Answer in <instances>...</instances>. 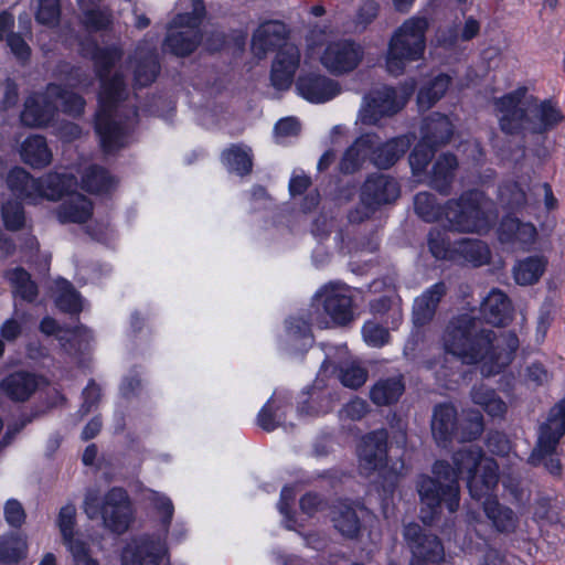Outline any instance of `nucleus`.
I'll use <instances>...</instances> for the list:
<instances>
[{
  "instance_id": "nucleus-60",
  "label": "nucleus",
  "mask_w": 565,
  "mask_h": 565,
  "mask_svg": "<svg viewBox=\"0 0 565 565\" xmlns=\"http://www.w3.org/2000/svg\"><path fill=\"white\" fill-rule=\"evenodd\" d=\"M362 332L364 340L373 347H382L390 340L388 330L372 321L364 324Z\"/></svg>"
},
{
  "instance_id": "nucleus-32",
  "label": "nucleus",
  "mask_w": 565,
  "mask_h": 565,
  "mask_svg": "<svg viewBox=\"0 0 565 565\" xmlns=\"http://www.w3.org/2000/svg\"><path fill=\"white\" fill-rule=\"evenodd\" d=\"M20 156L25 164L34 169L45 168L53 158L46 139L40 135H32L21 143Z\"/></svg>"
},
{
  "instance_id": "nucleus-6",
  "label": "nucleus",
  "mask_w": 565,
  "mask_h": 565,
  "mask_svg": "<svg viewBox=\"0 0 565 565\" xmlns=\"http://www.w3.org/2000/svg\"><path fill=\"white\" fill-rule=\"evenodd\" d=\"M428 28L429 21L426 17L414 15L394 31L386 55V68L390 74L402 75L408 63L423 58Z\"/></svg>"
},
{
  "instance_id": "nucleus-1",
  "label": "nucleus",
  "mask_w": 565,
  "mask_h": 565,
  "mask_svg": "<svg viewBox=\"0 0 565 565\" xmlns=\"http://www.w3.org/2000/svg\"><path fill=\"white\" fill-rule=\"evenodd\" d=\"M85 51L93 60L95 73L100 81L95 129L104 152L111 153L126 145L129 129L138 116L135 106L127 107L122 104L128 96L122 74L117 71L109 76L111 68L122 58L124 52L117 45H93L90 52L88 49Z\"/></svg>"
},
{
  "instance_id": "nucleus-33",
  "label": "nucleus",
  "mask_w": 565,
  "mask_h": 565,
  "mask_svg": "<svg viewBox=\"0 0 565 565\" xmlns=\"http://www.w3.org/2000/svg\"><path fill=\"white\" fill-rule=\"evenodd\" d=\"M92 214V202L77 192L71 193L57 209V217L61 223H85Z\"/></svg>"
},
{
  "instance_id": "nucleus-51",
  "label": "nucleus",
  "mask_w": 565,
  "mask_h": 565,
  "mask_svg": "<svg viewBox=\"0 0 565 565\" xmlns=\"http://www.w3.org/2000/svg\"><path fill=\"white\" fill-rule=\"evenodd\" d=\"M562 511V504L548 497H540L534 504V516L551 523L561 521Z\"/></svg>"
},
{
  "instance_id": "nucleus-43",
  "label": "nucleus",
  "mask_w": 565,
  "mask_h": 565,
  "mask_svg": "<svg viewBox=\"0 0 565 565\" xmlns=\"http://www.w3.org/2000/svg\"><path fill=\"white\" fill-rule=\"evenodd\" d=\"M115 184V179L105 168L99 166H90L82 177V188L90 193L108 192Z\"/></svg>"
},
{
  "instance_id": "nucleus-64",
  "label": "nucleus",
  "mask_w": 565,
  "mask_h": 565,
  "mask_svg": "<svg viewBox=\"0 0 565 565\" xmlns=\"http://www.w3.org/2000/svg\"><path fill=\"white\" fill-rule=\"evenodd\" d=\"M68 550L73 556V565H99L98 561L94 558L86 543L71 542Z\"/></svg>"
},
{
  "instance_id": "nucleus-8",
  "label": "nucleus",
  "mask_w": 565,
  "mask_h": 565,
  "mask_svg": "<svg viewBox=\"0 0 565 565\" xmlns=\"http://www.w3.org/2000/svg\"><path fill=\"white\" fill-rule=\"evenodd\" d=\"M84 512L89 519L102 516L103 525L109 531L121 534L126 532L132 521V508L128 493L119 487L111 488L98 505V494L88 491L84 499Z\"/></svg>"
},
{
  "instance_id": "nucleus-22",
  "label": "nucleus",
  "mask_w": 565,
  "mask_h": 565,
  "mask_svg": "<svg viewBox=\"0 0 565 565\" xmlns=\"http://www.w3.org/2000/svg\"><path fill=\"white\" fill-rule=\"evenodd\" d=\"M43 379L34 373L17 371L3 377L0 391L12 402L28 401L41 386Z\"/></svg>"
},
{
  "instance_id": "nucleus-40",
  "label": "nucleus",
  "mask_w": 565,
  "mask_h": 565,
  "mask_svg": "<svg viewBox=\"0 0 565 565\" xmlns=\"http://www.w3.org/2000/svg\"><path fill=\"white\" fill-rule=\"evenodd\" d=\"M546 260L542 256H530L518 262L513 267V276L518 285L529 286L539 281L544 274Z\"/></svg>"
},
{
  "instance_id": "nucleus-48",
  "label": "nucleus",
  "mask_w": 565,
  "mask_h": 565,
  "mask_svg": "<svg viewBox=\"0 0 565 565\" xmlns=\"http://www.w3.org/2000/svg\"><path fill=\"white\" fill-rule=\"evenodd\" d=\"M28 553L26 540L20 535H10L0 542V559L6 563H18Z\"/></svg>"
},
{
  "instance_id": "nucleus-53",
  "label": "nucleus",
  "mask_w": 565,
  "mask_h": 565,
  "mask_svg": "<svg viewBox=\"0 0 565 565\" xmlns=\"http://www.w3.org/2000/svg\"><path fill=\"white\" fill-rule=\"evenodd\" d=\"M60 0H39L35 20L47 26H55L60 21Z\"/></svg>"
},
{
  "instance_id": "nucleus-9",
  "label": "nucleus",
  "mask_w": 565,
  "mask_h": 565,
  "mask_svg": "<svg viewBox=\"0 0 565 565\" xmlns=\"http://www.w3.org/2000/svg\"><path fill=\"white\" fill-rule=\"evenodd\" d=\"M205 17V7L202 0H193V10L190 13L177 14L170 22L164 41L163 52L184 57L191 55L202 42L199 29Z\"/></svg>"
},
{
  "instance_id": "nucleus-7",
  "label": "nucleus",
  "mask_w": 565,
  "mask_h": 565,
  "mask_svg": "<svg viewBox=\"0 0 565 565\" xmlns=\"http://www.w3.org/2000/svg\"><path fill=\"white\" fill-rule=\"evenodd\" d=\"M11 192L30 204H39L43 200L57 201L77 184L72 174L47 173L39 179L33 178L23 168L12 169L7 178Z\"/></svg>"
},
{
  "instance_id": "nucleus-10",
  "label": "nucleus",
  "mask_w": 565,
  "mask_h": 565,
  "mask_svg": "<svg viewBox=\"0 0 565 565\" xmlns=\"http://www.w3.org/2000/svg\"><path fill=\"white\" fill-rule=\"evenodd\" d=\"M443 218L449 231L458 233H481L487 231L491 223L481 205L479 194L475 192L447 201Z\"/></svg>"
},
{
  "instance_id": "nucleus-29",
  "label": "nucleus",
  "mask_w": 565,
  "mask_h": 565,
  "mask_svg": "<svg viewBox=\"0 0 565 565\" xmlns=\"http://www.w3.org/2000/svg\"><path fill=\"white\" fill-rule=\"evenodd\" d=\"M536 228L531 223H522L519 218L505 216L499 227V239L502 243L519 244L522 247L534 243Z\"/></svg>"
},
{
  "instance_id": "nucleus-27",
  "label": "nucleus",
  "mask_w": 565,
  "mask_h": 565,
  "mask_svg": "<svg viewBox=\"0 0 565 565\" xmlns=\"http://www.w3.org/2000/svg\"><path fill=\"white\" fill-rule=\"evenodd\" d=\"M377 142L379 137L374 134L359 137L344 152L340 162V170L343 173H353L359 170L367 158L371 159V151Z\"/></svg>"
},
{
  "instance_id": "nucleus-14",
  "label": "nucleus",
  "mask_w": 565,
  "mask_h": 565,
  "mask_svg": "<svg viewBox=\"0 0 565 565\" xmlns=\"http://www.w3.org/2000/svg\"><path fill=\"white\" fill-rule=\"evenodd\" d=\"M491 337L486 345L479 363H482V373L487 376L500 373L505 369L519 349L520 341L515 333L510 331L494 332L490 330Z\"/></svg>"
},
{
  "instance_id": "nucleus-3",
  "label": "nucleus",
  "mask_w": 565,
  "mask_h": 565,
  "mask_svg": "<svg viewBox=\"0 0 565 565\" xmlns=\"http://www.w3.org/2000/svg\"><path fill=\"white\" fill-rule=\"evenodd\" d=\"M499 127L505 135H543L564 120L561 109L551 100L540 102L519 88L494 98Z\"/></svg>"
},
{
  "instance_id": "nucleus-55",
  "label": "nucleus",
  "mask_w": 565,
  "mask_h": 565,
  "mask_svg": "<svg viewBox=\"0 0 565 565\" xmlns=\"http://www.w3.org/2000/svg\"><path fill=\"white\" fill-rule=\"evenodd\" d=\"M4 225L10 231H19L25 222L23 206L20 202L8 201L1 209Z\"/></svg>"
},
{
  "instance_id": "nucleus-41",
  "label": "nucleus",
  "mask_w": 565,
  "mask_h": 565,
  "mask_svg": "<svg viewBox=\"0 0 565 565\" xmlns=\"http://www.w3.org/2000/svg\"><path fill=\"white\" fill-rule=\"evenodd\" d=\"M471 398L491 417L502 418L508 411L505 402L493 390L483 385L473 387Z\"/></svg>"
},
{
  "instance_id": "nucleus-58",
  "label": "nucleus",
  "mask_w": 565,
  "mask_h": 565,
  "mask_svg": "<svg viewBox=\"0 0 565 565\" xmlns=\"http://www.w3.org/2000/svg\"><path fill=\"white\" fill-rule=\"evenodd\" d=\"M310 323H313L310 319L308 321L302 317L291 318L288 322L289 337L292 340H302L303 347L310 344L312 341Z\"/></svg>"
},
{
  "instance_id": "nucleus-4",
  "label": "nucleus",
  "mask_w": 565,
  "mask_h": 565,
  "mask_svg": "<svg viewBox=\"0 0 565 565\" xmlns=\"http://www.w3.org/2000/svg\"><path fill=\"white\" fill-rule=\"evenodd\" d=\"M490 329L483 328L480 320L470 313L452 317L443 334V344L447 353L465 364L479 363L489 343Z\"/></svg>"
},
{
  "instance_id": "nucleus-52",
  "label": "nucleus",
  "mask_w": 565,
  "mask_h": 565,
  "mask_svg": "<svg viewBox=\"0 0 565 565\" xmlns=\"http://www.w3.org/2000/svg\"><path fill=\"white\" fill-rule=\"evenodd\" d=\"M339 380L345 387L356 390L366 382L367 371L354 363L345 364L339 369Z\"/></svg>"
},
{
  "instance_id": "nucleus-13",
  "label": "nucleus",
  "mask_w": 565,
  "mask_h": 565,
  "mask_svg": "<svg viewBox=\"0 0 565 565\" xmlns=\"http://www.w3.org/2000/svg\"><path fill=\"white\" fill-rule=\"evenodd\" d=\"M414 87L394 88L382 86L371 90L359 111V119L364 125H375L382 117L398 113L409 99Z\"/></svg>"
},
{
  "instance_id": "nucleus-5",
  "label": "nucleus",
  "mask_w": 565,
  "mask_h": 565,
  "mask_svg": "<svg viewBox=\"0 0 565 565\" xmlns=\"http://www.w3.org/2000/svg\"><path fill=\"white\" fill-rule=\"evenodd\" d=\"M84 106L85 100L79 95L57 84H49L44 93L32 94L25 99L20 120L26 127L40 128L53 119L57 109L78 116Z\"/></svg>"
},
{
  "instance_id": "nucleus-20",
  "label": "nucleus",
  "mask_w": 565,
  "mask_h": 565,
  "mask_svg": "<svg viewBox=\"0 0 565 565\" xmlns=\"http://www.w3.org/2000/svg\"><path fill=\"white\" fill-rule=\"evenodd\" d=\"M399 193V185L395 179L385 174H373L362 185L360 199L377 210L382 205L395 202Z\"/></svg>"
},
{
  "instance_id": "nucleus-18",
  "label": "nucleus",
  "mask_w": 565,
  "mask_h": 565,
  "mask_svg": "<svg viewBox=\"0 0 565 565\" xmlns=\"http://www.w3.org/2000/svg\"><path fill=\"white\" fill-rule=\"evenodd\" d=\"M403 534L413 556L433 564H439L444 561L445 550L441 541L436 535L424 534L422 527L416 523L405 525Z\"/></svg>"
},
{
  "instance_id": "nucleus-31",
  "label": "nucleus",
  "mask_w": 565,
  "mask_h": 565,
  "mask_svg": "<svg viewBox=\"0 0 565 565\" xmlns=\"http://www.w3.org/2000/svg\"><path fill=\"white\" fill-rule=\"evenodd\" d=\"M409 147L411 142L406 137L392 138L384 143L379 141L371 151V161L380 169H388L404 156Z\"/></svg>"
},
{
  "instance_id": "nucleus-42",
  "label": "nucleus",
  "mask_w": 565,
  "mask_h": 565,
  "mask_svg": "<svg viewBox=\"0 0 565 565\" xmlns=\"http://www.w3.org/2000/svg\"><path fill=\"white\" fill-rule=\"evenodd\" d=\"M558 444H554L552 449H543L540 446V437L529 457V462L532 466H543L546 471L555 478H561L563 473V466L557 454Z\"/></svg>"
},
{
  "instance_id": "nucleus-62",
  "label": "nucleus",
  "mask_w": 565,
  "mask_h": 565,
  "mask_svg": "<svg viewBox=\"0 0 565 565\" xmlns=\"http://www.w3.org/2000/svg\"><path fill=\"white\" fill-rule=\"evenodd\" d=\"M461 41L459 35V25L454 24L441 28L436 33V44L445 50H452Z\"/></svg>"
},
{
  "instance_id": "nucleus-50",
  "label": "nucleus",
  "mask_w": 565,
  "mask_h": 565,
  "mask_svg": "<svg viewBox=\"0 0 565 565\" xmlns=\"http://www.w3.org/2000/svg\"><path fill=\"white\" fill-rule=\"evenodd\" d=\"M428 247L436 259L452 260L455 258V245L451 246L443 230L431 228L429 231Z\"/></svg>"
},
{
  "instance_id": "nucleus-2",
  "label": "nucleus",
  "mask_w": 565,
  "mask_h": 565,
  "mask_svg": "<svg viewBox=\"0 0 565 565\" xmlns=\"http://www.w3.org/2000/svg\"><path fill=\"white\" fill-rule=\"evenodd\" d=\"M483 460V452L478 446H469L454 454L452 468L447 461H436L433 466L434 478L423 475L418 478L416 488L420 499V519L425 524H431L440 513L445 503L450 513L459 508L460 492L458 477L465 476L467 483L477 473V468Z\"/></svg>"
},
{
  "instance_id": "nucleus-15",
  "label": "nucleus",
  "mask_w": 565,
  "mask_h": 565,
  "mask_svg": "<svg viewBox=\"0 0 565 565\" xmlns=\"http://www.w3.org/2000/svg\"><path fill=\"white\" fill-rule=\"evenodd\" d=\"M361 45L350 40L329 42L321 53L320 62L333 75H343L355 70L363 58Z\"/></svg>"
},
{
  "instance_id": "nucleus-21",
  "label": "nucleus",
  "mask_w": 565,
  "mask_h": 565,
  "mask_svg": "<svg viewBox=\"0 0 565 565\" xmlns=\"http://www.w3.org/2000/svg\"><path fill=\"white\" fill-rule=\"evenodd\" d=\"M296 86L303 98L318 104L334 98L341 90L338 82L316 73L299 76Z\"/></svg>"
},
{
  "instance_id": "nucleus-28",
  "label": "nucleus",
  "mask_w": 565,
  "mask_h": 565,
  "mask_svg": "<svg viewBox=\"0 0 565 565\" xmlns=\"http://www.w3.org/2000/svg\"><path fill=\"white\" fill-rule=\"evenodd\" d=\"M481 313L488 323L504 326L512 318V305L500 289H492L481 303Z\"/></svg>"
},
{
  "instance_id": "nucleus-25",
  "label": "nucleus",
  "mask_w": 565,
  "mask_h": 565,
  "mask_svg": "<svg viewBox=\"0 0 565 565\" xmlns=\"http://www.w3.org/2000/svg\"><path fill=\"white\" fill-rule=\"evenodd\" d=\"M130 63L134 67L135 86L145 87L154 82L160 68L154 49L137 47Z\"/></svg>"
},
{
  "instance_id": "nucleus-54",
  "label": "nucleus",
  "mask_w": 565,
  "mask_h": 565,
  "mask_svg": "<svg viewBox=\"0 0 565 565\" xmlns=\"http://www.w3.org/2000/svg\"><path fill=\"white\" fill-rule=\"evenodd\" d=\"M76 508L74 504H66L60 510L57 518V525L62 533L63 540L67 547L71 546V542H81L73 537V531L75 525Z\"/></svg>"
},
{
  "instance_id": "nucleus-63",
  "label": "nucleus",
  "mask_w": 565,
  "mask_h": 565,
  "mask_svg": "<svg viewBox=\"0 0 565 565\" xmlns=\"http://www.w3.org/2000/svg\"><path fill=\"white\" fill-rule=\"evenodd\" d=\"M380 4L375 0H365L359 7L355 23L365 29L377 17Z\"/></svg>"
},
{
  "instance_id": "nucleus-23",
  "label": "nucleus",
  "mask_w": 565,
  "mask_h": 565,
  "mask_svg": "<svg viewBox=\"0 0 565 565\" xmlns=\"http://www.w3.org/2000/svg\"><path fill=\"white\" fill-rule=\"evenodd\" d=\"M446 294L447 287L445 282L439 281L418 296L413 305L414 323L418 327L429 323L434 319L437 308Z\"/></svg>"
},
{
  "instance_id": "nucleus-16",
  "label": "nucleus",
  "mask_w": 565,
  "mask_h": 565,
  "mask_svg": "<svg viewBox=\"0 0 565 565\" xmlns=\"http://www.w3.org/2000/svg\"><path fill=\"white\" fill-rule=\"evenodd\" d=\"M291 30L279 20H269L260 23L253 32L250 47L258 58H265L269 52H277L290 40Z\"/></svg>"
},
{
  "instance_id": "nucleus-56",
  "label": "nucleus",
  "mask_w": 565,
  "mask_h": 565,
  "mask_svg": "<svg viewBox=\"0 0 565 565\" xmlns=\"http://www.w3.org/2000/svg\"><path fill=\"white\" fill-rule=\"evenodd\" d=\"M84 14V24L92 30H103L110 23V14L106 9H100L98 4L88 8H81Z\"/></svg>"
},
{
  "instance_id": "nucleus-19",
  "label": "nucleus",
  "mask_w": 565,
  "mask_h": 565,
  "mask_svg": "<svg viewBox=\"0 0 565 565\" xmlns=\"http://www.w3.org/2000/svg\"><path fill=\"white\" fill-rule=\"evenodd\" d=\"M387 431L379 429L367 434L359 448V467L364 475L383 468L387 459Z\"/></svg>"
},
{
  "instance_id": "nucleus-26",
  "label": "nucleus",
  "mask_w": 565,
  "mask_h": 565,
  "mask_svg": "<svg viewBox=\"0 0 565 565\" xmlns=\"http://www.w3.org/2000/svg\"><path fill=\"white\" fill-rule=\"evenodd\" d=\"M161 547L159 543L142 537L132 540L122 551V565H158Z\"/></svg>"
},
{
  "instance_id": "nucleus-59",
  "label": "nucleus",
  "mask_w": 565,
  "mask_h": 565,
  "mask_svg": "<svg viewBox=\"0 0 565 565\" xmlns=\"http://www.w3.org/2000/svg\"><path fill=\"white\" fill-rule=\"evenodd\" d=\"M434 148L423 141L417 145L409 154V164L414 173L422 172L433 158Z\"/></svg>"
},
{
  "instance_id": "nucleus-12",
  "label": "nucleus",
  "mask_w": 565,
  "mask_h": 565,
  "mask_svg": "<svg viewBox=\"0 0 565 565\" xmlns=\"http://www.w3.org/2000/svg\"><path fill=\"white\" fill-rule=\"evenodd\" d=\"M469 425L457 429V409L450 404H440L434 408L431 434L436 443L446 447L454 436L461 443L477 439L483 431V417L479 412L468 413Z\"/></svg>"
},
{
  "instance_id": "nucleus-44",
  "label": "nucleus",
  "mask_w": 565,
  "mask_h": 565,
  "mask_svg": "<svg viewBox=\"0 0 565 565\" xmlns=\"http://www.w3.org/2000/svg\"><path fill=\"white\" fill-rule=\"evenodd\" d=\"M450 84V77L440 74L424 86L417 96V103L420 108L429 109L436 102H438L447 92Z\"/></svg>"
},
{
  "instance_id": "nucleus-24",
  "label": "nucleus",
  "mask_w": 565,
  "mask_h": 565,
  "mask_svg": "<svg viewBox=\"0 0 565 565\" xmlns=\"http://www.w3.org/2000/svg\"><path fill=\"white\" fill-rule=\"evenodd\" d=\"M565 435V397L557 402L548 412L546 422L539 428L540 446L543 449H552L554 444H559Z\"/></svg>"
},
{
  "instance_id": "nucleus-36",
  "label": "nucleus",
  "mask_w": 565,
  "mask_h": 565,
  "mask_svg": "<svg viewBox=\"0 0 565 565\" xmlns=\"http://www.w3.org/2000/svg\"><path fill=\"white\" fill-rule=\"evenodd\" d=\"M457 167L458 161L454 154L440 156L433 166L429 185L441 194H448Z\"/></svg>"
},
{
  "instance_id": "nucleus-61",
  "label": "nucleus",
  "mask_w": 565,
  "mask_h": 565,
  "mask_svg": "<svg viewBox=\"0 0 565 565\" xmlns=\"http://www.w3.org/2000/svg\"><path fill=\"white\" fill-rule=\"evenodd\" d=\"M500 196L511 207H519L526 201L525 192L516 183H508L502 186Z\"/></svg>"
},
{
  "instance_id": "nucleus-46",
  "label": "nucleus",
  "mask_w": 565,
  "mask_h": 565,
  "mask_svg": "<svg viewBox=\"0 0 565 565\" xmlns=\"http://www.w3.org/2000/svg\"><path fill=\"white\" fill-rule=\"evenodd\" d=\"M222 160L228 169L241 175L248 174L252 171L253 161L249 150L241 146L233 145L222 152Z\"/></svg>"
},
{
  "instance_id": "nucleus-38",
  "label": "nucleus",
  "mask_w": 565,
  "mask_h": 565,
  "mask_svg": "<svg viewBox=\"0 0 565 565\" xmlns=\"http://www.w3.org/2000/svg\"><path fill=\"white\" fill-rule=\"evenodd\" d=\"M422 131L423 141L431 147H438L450 140L452 125L447 116L436 113L425 119Z\"/></svg>"
},
{
  "instance_id": "nucleus-37",
  "label": "nucleus",
  "mask_w": 565,
  "mask_h": 565,
  "mask_svg": "<svg viewBox=\"0 0 565 565\" xmlns=\"http://www.w3.org/2000/svg\"><path fill=\"white\" fill-rule=\"evenodd\" d=\"M483 511L499 532L510 533L518 526V516L514 511L509 507L500 504L495 498H486Z\"/></svg>"
},
{
  "instance_id": "nucleus-47",
  "label": "nucleus",
  "mask_w": 565,
  "mask_h": 565,
  "mask_svg": "<svg viewBox=\"0 0 565 565\" xmlns=\"http://www.w3.org/2000/svg\"><path fill=\"white\" fill-rule=\"evenodd\" d=\"M415 213L425 222L431 223L443 218L444 206L436 203L435 196L429 192H419L414 198Z\"/></svg>"
},
{
  "instance_id": "nucleus-11",
  "label": "nucleus",
  "mask_w": 565,
  "mask_h": 565,
  "mask_svg": "<svg viewBox=\"0 0 565 565\" xmlns=\"http://www.w3.org/2000/svg\"><path fill=\"white\" fill-rule=\"evenodd\" d=\"M310 320L320 328L328 327L329 317L337 324H347L353 319L352 298L340 285L322 287L312 299Z\"/></svg>"
},
{
  "instance_id": "nucleus-49",
  "label": "nucleus",
  "mask_w": 565,
  "mask_h": 565,
  "mask_svg": "<svg viewBox=\"0 0 565 565\" xmlns=\"http://www.w3.org/2000/svg\"><path fill=\"white\" fill-rule=\"evenodd\" d=\"M56 306L70 313H77L82 310V303L78 292L65 279L56 280Z\"/></svg>"
},
{
  "instance_id": "nucleus-39",
  "label": "nucleus",
  "mask_w": 565,
  "mask_h": 565,
  "mask_svg": "<svg viewBox=\"0 0 565 565\" xmlns=\"http://www.w3.org/2000/svg\"><path fill=\"white\" fill-rule=\"evenodd\" d=\"M405 391L402 376L379 380L370 390V398L377 406L396 403Z\"/></svg>"
},
{
  "instance_id": "nucleus-17",
  "label": "nucleus",
  "mask_w": 565,
  "mask_h": 565,
  "mask_svg": "<svg viewBox=\"0 0 565 565\" xmlns=\"http://www.w3.org/2000/svg\"><path fill=\"white\" fill-rule=\"evenodd\" d=\"M301 52L297 44L286 43L278 50L270 66V83L278 90H287L300 66Z\"/></svg>"
},
{
  "instance_id": "nucleus-45",
  "label": "nucleus",
  "mask_w": 565,
  "mask_h": 565,
  "mask_svg": "<svg viewBox=\"0 0 565 565\" xmlns=\"http://www.w3.org/2000/svg\"><path fill=\"white\" fill-rule=\"evenodd\" d=\"M6 277L22 299L31 302L36 298L38 287L25 269L17 267L8 270Z\"/></svg>"
},
{
  "instance_id": "nucleus-34",
  "label": "nucleus",
  "mask_w": 565,
  "mask_h": 565,
  "mask_svg": "<svg viewBox=\"0 0 565 565\" xmlns=\"http://www.w3.org/2000/svg\"><path fill=\"white\" fill-rule=\"evenodd\" d=\"M331 521L333 527L344 537L349 540L356 539L361 532V518L356 508L339 503L332 508Z\"/></svg>"
},
{
  "instance_id": "nucleus-57",
  "label": "nucleus",
  "mask_w": 565,
  "mask_h": 565,
  "mask_svg": "<svg viewBox=\"0 0 565 565\" xmlns=\"http://www.w3.org/2000/svg\"><path fill=\"white\" fill-rule=\"evenodd\" d=\"M371 309L374 313L384 315L392 310L394 315L401 316V298L396 294L395 287L388 290V295L379 297L371 302Z\"/></svg>"
},
{
  "instance_id": "nucleus-35",
  "label": "nucleus",
  "mask_w": 565,
  "mask_h": 565,
  "mask_svg": "<svg viewBox=\"0 0 565 565\" xmlns=\"http://www.w3.org/2000/svg\"><path fill=\"white\" fill-rule=\"evenodd\" d=\"M481 475H475L469 479L468 489L470 495L476 500L489 498V493L494 489L498 483V467L491 459H484L480 463Z\"/></svg>"
},
{
  "instance_id": "nucleus-30",
  "label": "nucleus",
  "mask_w": 565,
  "mask_h": 565,
  "mask_svg": "<svg viewBox=\"0 0 565 565\" xmlns=\"http://www.w3.org/2000/svg\"><path fill=\"white\" fill-rule=\"evenodd\" d=\"M455 258L451 262L480 267L489 264L491 253L488 245L480 239L463 238L455 243Z\"/></svg>"
}]
</instances>
